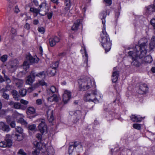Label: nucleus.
I'll list each match as a JSON object with an SVG mask.
<instances>
[{
    "mask_svg": "<svg viewBox=\"0 0 155 155\" xmlns=\"http://www.w3.org/2000/svg\"><path fill=\"white\" fill-rule=\"evenodd\" d=\"M147 46L145 42L140 44V46L136 45L135 47L136 51L133 52L130 51L128 52L129 55L133 58L141 59L147 53Z\"/></svg>",
    "mask_w": 155,
    "mask_h": 155,
    "instance_id": "obj_1",
    "label": "nucleus"
},
{
    "mask_svg": "<svg viewBox=\"0 0 155 155\" xmlns=\"http://www.w3.org/2000/svg\"><path fill=\"white\" fill-rule=\"evenodd\" d=\"M78 82L80 90L82 91L96 88L94 82L93 84L91 79L87 77L79 79Z\"/></svg>",
    "mask_w": 155,
    "mask_h": 155,
    "instance_id": "obj_2",
    "label": "nucleus"
},
{
    "mask_svg": "<svg viewBox=\"0 0 155 155\" xmlns=\"http://www.w3.org/2000/svg\"><path fill=\"white\" fill-rule=\"evenodd\" d=\"M101 41L102 45L104 48L106 52L109 51L111 48V43L110 41L109 35L105 30L103 29L102 33L101 35Z\"/></svg>",
    "mask_w": 155,
    "mask_h": 155,
    "instance_id": "obj_3",
    "label": "nucleus"
},
{
    "mask_svg": "<svg viewBox=\"0 0 155 155\" xmlns=\"http://www.w3.org/2000/svg\"><path fill=\"white\" fill-rule=\"evenodd\" d=\"M91 92L86 93L84 97V100L85 101H92L95 103L98 102V100L96 98V96L97 95L96 88H92L90 90Z\"/></svg>",
    "mask_w": 155,
    "mask_h": 155,
    "instance_id": "obj_4",
    "label": "nucleus"
},
{
    "mask_svg": "<svg viewBox=\"0 0 155 155\" xmlns=\"http://www.w3.org/2000/svg\"><path fill=\"white\" fill-rule=\"evenodd\" d=\"M35 76H38L41 78H44L45 77V74L44 71H42L35 74V73L31 74L29 75L26 80L27 84L31 85L34 81L35 78Z\"/></svg>",
    "mask_w": 155,
    "mask_h": 155,
    "instance_id": "obj_5",
    "label": "nucleus"
},
{
    "mask_svg": "<svg viewBox=\"0 0 155 155\" xmlns=\"http://www.w3.org/2000/svg\"><path fill=\"white\" fill-rule=\"evenodd\" d=\"M82 148V146L81 143L78 141L72 142L69 143L68 149V152L69 155H72L74 151V149H81Z\"/></svg>",
    "mask_w": 155,
    "mask_h": 155,
    "instance_id": "obj_6",
    "label": "nucleus"
},
{
    "mask_svg": "<svg viewBox=\"0 0 155 155\" xmlns=\"http://www.w3.org/2000/svg\"><path fill=\"white\" fill-rule=\"evenodd\" d=\"M39 14L41 16L46 15L49 11L48 7L47 4L45 2H42L39 5Z\"/></svg>",
    "mask_w": 155,
    "mask_h": 155,
    "instance_id": "obj_7",
    "label": "nucleus"
},
{
    "mask_svg": "<svg viewBox=\"0 0 155 155\" xmlns=\"http://www.w3.org/2000/svg\"><path fill=\"white\" fill-rule=\"evenodd\" d=\"M40 120L41 122L38 127V130L42 134H46L47 132V127L45 123V120L43 119Z\"/></svg>",
    "mask_w": 155,
    "mask_h": 155,
    "instance_id": "obj_8",
    "label": "nucleus"
},
{
    "mask_svg": "<svg viewBox=\"0 0 155 155\" xmlns=\"http://www.w3.org/2000/svg\"><path fill=\"white\" fill-rule=\"evenodd\" d=\"M70 114L71 115H72L74 122V123H77L81 118L82 116V113L80 110L75 111L74 113L71 111L70 112Z\"/></svg>",
    "mask_w": 155,
    "mask_h": 155,
    "instance_id": "obj_9",
    "label": "nucleus"
},
{
    "mask_svg": "<svg viewBox=\"0 0 155 155\" xmlns=\"http://www.w3.org/2000/svg\"><path fill=\"white\" fill-rule=\"evenodd\" d=\"M64 5L65 6L64 8L65 15L70 16L71 15V13H70V9L71 5V0H64Z\"/></svg>",
    "mask_w": 155,
    "mask_h": 155,
    "instance_id": "obj_10",
    "label": "nucleus"
},
{
    "mask_svg": "<svg viewBox=\"0 0 155 155\" xmlns=\"http://www.w3.org/2000/svg\"><path fill=\"white\" fill-rule=\"evenodd\" d=\"M12 140L8 138L6 139L5 141L0 142V147H9L12 146Z\"/></svg>",
    "mask_w": 155,
    "mask_h": 155,
    "instance_id": "obj_11",
    "label": "nucleus"
},
{
    "mask_svg": "<svg viewBox=\"0 0 155 155\" xmlns=\"http://www.w3.org/2000/svg\"><path fill=\"white\" fill-rule=\"evenodd\" d=\"M71 92L67 90H65L63 96V100L64 104L67 103L71 97Z\"/></svg>",
    "mask_w": 155,
    "mask_h": 155,
    "instance_id": "obj_12",
    "label": "nucleus"
},
{
    "mask_svg": "<svg viewBox=\"0 0 155 155\" xmlns=\"http://www.w3.org/2000/svg\"><path fill=\"white\" fill-rule=\"evenodd\" d=\"M12 79L16 87L21 88L22 87L24 83L23 80L17 78L14 76L12 77Z\"/></svg>",
    "mask_w": 155,
    "mask_h": 155,
    "instance_id": "obj_13",
    "label": "nucleus"
},
{
    "mask_svg": "<svg viewBox=\"0 0 155 155\" xmlns=\"http://www.w3.org/2000/svg\"><path fill=\"white\" fill-rule=\"evenodd\" d=\"M23 116V115L22 114H19L17 112H15L13 114L12 117L10 116H7L6 117V120L7 123L9 124L12 121L14 120L15 118H16L17 116Z\"/></svg>",
    "mask_w": 155,
    "mask_h": 155,
    "instance_id": "obj_14",
    "label": "nucleus"
},
{
    "mask_svg": "<svg viewBox=\"0 0 155 155\" xmlns=\"http://www.w3.org/2000/svg\"><path fill=\"white\" fill-rule=\"evenodd\" d=\"M53 114V110L48 108L47 111V118L50 122H52L54 120Z\"/></svg>",
    "mask_w": 155,
    "mask_h": 155,
    "instance_id": "obj_15",
    "label": "nucleus"
},
{
    "mask_svg": "<svg viewBox=\"0 0 155 155\" xmlns=\"http://www.w3.org/2000/svg\"><path fill=\"white\" fill-rule=\"evenodd\" d=\"M59 41L60 39L58 37L54 36L49 39L50 45L51 47H53L56 44V43L58 42Z\"/></svg>",
    "mask_w": 155,
    "mask_h": 155,
    "instance_id": "obj_16",
    "label": "nucleus"
},
{
    "mask_svg": "<svg viewBox=\"0 0 155 155\" xmlns=\"http://www.w3.org/2000/svg\"><path fill=\"white\" fill-rule=\"evenodd\" d=\"M26 58L27 60L30 63H37L38 62V58H34L31 54L28 53L26 54Z\"/></svg>",
    "mask_w": 155,
    "mask_h": 155,
    "instance_id": "obj_17",
    "label": "nucleus"
},
{
    "mask_svg": "<svg viewBox=\"0 0 155 155\" xmlns=\"http://www.w3.org/2000/svg\"><path fill=\"white\" fill-rule=\"evenodd\" d=\"M148 88L147 84H144L140 86L139 92L141 94L145 93L148 91Z\"/></svg>",
    "mask_w": 155,
    "mask_h": 155,
    "instance_id": "obj_18",
    "label": "nucleus"
},
{
    "mask_svg": "<svg viewBox=\"0 0 155 155\" xmlns=\"http://www.w3.org/2000/svg\"><path fill=\"white\" fill-rule=\"evenodd\" d=\"M107 11L106 10L105 11H103L102 13L100 14V18H101L102 20V24H103V29H104V28L105 27V18L107 16Z\"/></svg>",
    "mask_w": 155,
    "mask_h": 155,
    "instance_id": "obj_19",
    "label": "nucleus"
},
{
    "mask_svg": "<svg viewBox=\"0 0 155 155\" xmlns=\"http://www.w3.org/2000/svg\"><path fill=\"white\" fill-rule=\"evenodd\" d=\"M60 97L59 96L54 94L52 96L48 97L47 100L48 101L51 102L54 101L57 102L58 101Z\"/></svg>",
    "mask_w": 155,
    "mask_h": 155,
    "instance_id": "obj_20",
    "label": "nucleus"
},
{
    "mask_svg": "<svg viewBox=\"0 0 155 155\" xmlns=\"http://www.w3.org/2000/svg\"><path fill=\"white\" fill-rule=\"evenodd\" d=\"M82 22V20L81 19L77 20L76 21L74 22V25L72 27V30L74 31H77L78 29L79 26L81 24Z\"/></svg>",
    "mask_w": 155,
    "mask_h": 155,
    "instance_id": "obj_21",
    "label": "nucleus"
},
{
    "mask_svg": "<svg viewBox=\"0 0 155 155\" xmlns=\"http://www.w3.org/2000/svg\"><path fill=\"white\" fill-rule=\"evenodd\" d=\"M12 137L15 140L18 141H20L23 139L22 134L15 133L12 134Z\"/></svg>",
    "mask_w": 155,
    "mask_h": 155,
    "instance_id": "obj_22",
    "label": "nucleus"
},
{
    "mask_svg": "<svg viewBox=\"0 0 155 155\" xmlns=\"http://www.w3.org/2000/svg\"><path fill=\"white\" fill-rule=\"evenodd\" d=\"M0 129L7 132L9 131L10 130L9 126L6 125L2 122H0Z\"/></svg>",
    "mask_w": 155,
    "mask_h": 155,
    "instance_id": "obj_23",
    "label": "nucleus"
},
{
    "mask_svg": "<svg viewBox=\"0 0 155 155\" xmlns=\"http://www.w3.org/2000/svg\"><path fill=\"white\" fill-rule=\"evenodd\" d=\"M130 118L131 120L134 122H140L143 119L140 116L136 115H132Z\"/></svg>",
    "mask_w": 155,
    "mask_h": 155,
    "instance_id": "obj_24",
    "label": "nucleus"
},
{
    "mask_svg": "<svg viewBox=\"0 0 155 155\" xmlns=\"http://www.w3.org/2000/svg\"><path fill=\"white\" fill-rule=\"evenodd\" d=\"M146 12L150 14L151 13L155 12V5H151L146 7Z\"/></svg>",
    "mask_w": 155,
    "mask_h": 155,
    "instance_id": "obj_25",
    "label": "nucleus"
},
{
    "mask_svg": "<svg viewBox=\"0 0 155 155\" xmlns=\"http://www.w3.org/2000/svg\"><path fill=\"white\" fill-rule=\"evenodd\" d=\"M119 72L117 71H114L112 75V81L113 83H115L117 81L118 77Z\"/></svg>",
    "mask_w": 155,
    "mask_h": 155,
    "instance_id": "obj_26",
    "label": "nucleus"
},
{
    "mask_svg": "<svg viewBox=\"0 0 155 155\" xmlns=\"http://www.w3.org/2000/svg\"><path fill=\"white\" fill-rule=\"evenodd\" d=\"M56 72V70L55 68H53L51 67L49 68L47 70V73L48 75L50 76H54Z\"/></svg>",
    "mask_w": 155,
    "mask_h": 155,
    "instance_id": "obj_27",
    "label": "nucleus"
},
{
    "mask_svg": "<svg viewBox=\"0 0 155 155\" xmlns=\"http://www.w3.org/2000/svg\"><path fill=\"white\" fill-rule=\"evenodd\" d=\"M35 109L32 107H30L27 108L26 113L28 115L35 114Z\"/></svg>",
    "mask_w": 155,
    "mask_h": 155,
    "instance_id": "obj_28",
    "label": "nucleus"
},
{
    "mask_svg": "<svg viewBox=\"0 0 155 155\" xmlns=\"http://www.w3.org/2000/svg\"><path fill=\"white\" fill-rule=\"evenodd\" d=\"M47 93L49 94H53L56 91H58V90L56 87L54 86H51L49 88H48L47 89Z\"/></svg>",
    "mask_w": 155,
    "mask_h": 155,
    "instance_id": "obj_29",
    "label": "nucleus"
},
{
    "mask_svg": "<svg viewBox=\"0 0 155 155\" xmlns=\"http://www.w3.org/2000/svg\"><path fill=\"white\" fill-rule=\"evenodd\" d=\"M12 93L15 100L18 101L19 100L20 96L18 94V92L16 90H13L12 91Z\"/></svg>",
    "mask_w": 155,
    "mask_h": 155,
    "instance_id": "obj_30",
    "label": "nucleus"
},
{
    "mask_svg": "<svg viewBox=\"0 0 155 155\" xmlns=\"http://www.w3.org/2000/svg\"><path fill=\"white\" fill-rule=\"evenodd\" d=\"M143 61L145 63H150L153 61V59L150 56L148 55L144 58Z\"/></svg>",
    "mask_w": 155,
    "mask_h": 155,
    "instance_id": "obj_31",
    "label": "nucleus"
},
{
    "mask_svg": "<svg viewBox=\"0 0 155 155\" xmlns=\"http://www.w3.org/2000/svg\"><path fill=\"white\" fill-rule=\"evenodd\" d=\"M30 12H32L34 13H35L36 15H34L35 17L37 16L38 14L40 13L39 9H37L34 8H31L30 9Z\"/></svg>",
    "mask_w": 155,
    "mask_h": 155,
    "instance_id": "obj_32",
    "label": "nucleus"
},
{
    "mask_svg": "<svg viewBox=\"0 0 155 155\" xmlns=\"http://www.w3.org/2000/svg\"><path fill=\"white\" fill-rule=\"evenodd\" d=\"M8 2V11H10L11 9L13 7L15 3L12 2V0H7Z\"/></svg>",
    "mask_w": 155,
    "mask_h": 155,
    "instance_id": "obj_33",
    "label": "nucleus"
},
{
    "mask_svg": "<svg viewBox=\"0 0 155 155\" xmlns=\"http://www.w3.org/2000/svg\"><path fill=\"white\" fill-rule=\"evenodd\" d=\"M8 56L6 54H4L2 56L0 54V60L3 62H5L7 59Z\"/></svg>",
    "mask_w": 155,
    "mask_h": 155,
    "instance_id": "obj_34",
    "label": "nucleus"
},
{
    "mask_svg": "<svg viewBox=\"0 0 155 155\" xmlns=\"http://www.w3.org/2000/svg\"><path fill=\"white\" fill-rule=\"evenodd\" d=\"M18 122L20 123L22 125L26 126L28 124L27 122L22 118H20L18 120Z\"/></svg>",
    "mask_w": 155,
    "mask_h": 155,
    "instance_id": "obj_35",
    "label": "nucleus"
},
{
    "mask_svg": "<svg viewBox=\"0 0 155 155\" xmlns=\"http://www.w3.org/2000/svg\"><path fill=\"white\" fill-rule=\"evenodd\" d=\"M23 68L26 71L27 70L29 67L28 62L26 61H24L23 64Z\"/></svg>",
    "mask_w": 155,
    "mask_h": 155,
    "instance_id": "obj_36",
    "label": "nucleus"
},
{
    "mask_svg": "<svg viewBox=\"0 0 155 155\" xmlns=\"http://www.w3.org/2000/svg\"><path fill=\"white\" fill-rule=\"evenodd\" d=\"M84 50L85 55V57L86 58V61L84 62V66L86 67H88L87 62H88V55H87V54L86 51V49H84Z\"/></svg>",
    "mask_w": 155,
    "mask_h": 155,
    "instance_id": "obj_37",
    "label": "nucleus"
},
{
    "mask_svg": "<svg viewBox=\"0 0 155 155\" xmlns=\"http://www.w3.org/2000/svg\"><path fill=\"white\" fill-rule=\"evenodd\" d=\"M19 91L20 94L22 97L25 96L26 94V90L25 89H21Z\"/></svg>",
    "mask_w": 155,
    "mask_h": 155,
    "instance_id": "obj_38",
    "label": "nucleus"
},
{
    "mask_svg": "<svg viewBox=\"0 0 155 155\" xmlns=\"http://www.w3.org/2000/svg\"><path fill=\"white\" fill-rule=\"evenodd\" d=\"M4 78H5V81H6L7 84H9L11 83V81L8 76L4 74Z\"/></svg>",
    "mask_w": 155,
    "mask_h": 155,
    "instance_id": "obj_39",
    "label": "nucleus"
},
{
    "mask_svg": "<svg viewBox=\"0 0 155 155\" xmlns=\"http://www.w3.org/2000/svg\"><path fill=\"white\" fill-rule=\"evenodd\" d=\"M2 96L3 98L6 100H8L9 99V95L8 94H6L5 93V91H4V92L2 94Z\"/></svg>",
    "mask_w": 155,
    "mask_h": 155,
    "instance_id": "obj_40",
    "label": "nucleus"
},
{
    "mask_svg": "<svg viewBox=\"0 0 155 155\" xmlns=\"http://www.w3.org/2000/svg\"><path fill=\"white\" fill-rule=\"evenodd\" d=\"M16 130L18 134H22L23 132V129L19 126L17 127L16 128Z\"/></svg>",
    "mask_w": 155,
    "mask_h": 155,
    "instance_id": "obj_41",
    "label": "nucleus"
},
{
    "mask_svg": "<svg viewBox=\"0 0 155 155\" xmlns=\"http://www.w3.org/2000/svg\"><path fill=\"white\" fill-rule=\"evenodd\" d=\"M133 127L137 130H140L141 128L140 124H133Z\"/></svg>",
    "mask_w": 155,
    "mask_h": 155,
    "instance_id": "obj_42",
    "label": "nucleus"
},
{
    "mask_svg": "<svg viewBox=\"0 0 155 155\" xmlns=\"http://www.w3.org/2000/svg\"><path fill=\"white\" fill-rule=\"evenodd\" d=\"M58 62L56 61L54 62H53L52 64V66H51V67H52L53 68H55L56 69V68L58 67Z\"/></svg>",
    "mask_w": 155,
    "mask_h": 155,
    "instance_id": "obj_43",
    "label": "nucleus"
},
{
    "mask_svg": "<svg viewBox=\"0 0 155 155\" xmlns=\"http://www.w3.org/2000/svg\"><path fill=\"white\" fill-rule=\"evenodd\" d=\"M36 127L35 124H32L28 126V128L29 130H34Z\"/></svg>",
    "mask_w": 155,
    "mask_h": 155,
    "instance_id": "obj_44",
    "label": "nucleus"
},
{
    "mask_svg": "<svg viewBox=\"0 0 155 155\" xmlns=\"http://www.w3.org/2000/svg\"><path fill=\"white\" fill-rule=\"evenodd\" d=\"M18 154L21 155H26V153L22 149H20L18 152Z\"/></svg>",
    "mask_w": 155,
    "mask_h": 155,
    "instance_id": "obj_45",
    "label": "nucleus"
},
{
    "mask_svg": "<svg viewBox=\"0 0 155 155\" xmlns=\"http://www.w3.org/2000/svg\"><path fill=\"white\" fill-rule=\"evenodd\" d=\"M20 103L18 102H15L14 106L13 107L15 109H19L20 107Z\"/></svg>",
    "mask_w": 155,
    "mask_h": 155,
    "instance_id": "obj_46",
    "label": "nucleus"
},
{
    "mask_svg": "<svg viewBox=\"0 0 155 155\" xmlns=\"http://www.w3.org/2000/svg\"><path fill=\"white\" fill-rule=\"evenodd\" d=\"M38 30L39 32L41 33V34H43L45 31V29L43 27L38 28Z\"/></svg>",
    "mask_w": 155,
    "mask_h": 155,
    "instance_id": "obj_47",
    "label": "nucleus"
},
{
    "mask_svg": "<svg viewBox=\"0 0 155 155\" xmlns=\"http://www.w3.org/2000/svg\"><path fill=\"white\" fill-rule=\"evenodd\" d=\"M12 88V86L9 84H7L6 85L5 89V91H8L10 90Z\"/></svg>",
    "mask_w": 155,
    "mask_h": 155,
    "instance_id": "obj_48",
    "label": "nucleus"
},
{
    "mask_svg": "<svg viewBox=\"0 0 155 155\" xmlns=\"http://www.w3.org/2000/svg\"><path fill=\"white\" fill-rule=\"evenodd\" d=\"M36 137L38 139V140L41 141L42 140V136L40 134H37L36 135Z\"/></svg>",
    "mask_w": 155,
    "mask_h": 155,
    "instance_id": "obj_49",
    "label": "nucleus"
},
{
    "mask_svg": "<svg viewBox=\"0 0 155 155\" xmlns=\"http://www.w3.org/2000/svg\"><path fill=\"white\" fill-rule=\"evenodd\" d=\"M36 104L38 105H40L42 104V101L41 99H38L36 101Z\"/></svg>",
    "mask_w": 155,
    "mask_h": 155,
    "instance_id": "obj_50",
    "label": "nucleus"
},
{
    "mask_svg": "<svg viewBox=\"0 0 155 155\" xmlns=\"http://www.w3.org/2000/svg\"><path fill=\"white\" fill-rule=\"evenodd\" d=\"M39 153V150L36 149L32 151V153L33 155H38Z\"/></svg>",
    "mask_w": 155,
    "mask_h": 155,
    "instance_id": "obj_51",
    "label": "nucleus"
},
{
    "mask_svg": "<svg viewBox=\"0 0 155 155\" xmlns=\"http://www.w3.org/2000/svg\"><path fill=\"white\" fill-rule=\"evenodd\" d=\"M20 102L22 104L24 105H26L28 104L29 102L28 101L26 100H24L23 99H21L20 100Z\"/></svg>",
    "mask_w": 155,
    "mask_h": 155,
    "instance_id": "obj_52",
    "label": "nucleus"
},
{
    "mask_svg": "<svg viewBox=\"0 0 155 155\" xmlns=\"http://www.w3.org/2000/svg\"><path fill=\"white\" fill-rule=\"evenodd\" d=\"M38 84H39V85H41L42 86L47 85V84L45 82L44 80H43L40 81L39 82Z\"/></svg>",
    "mask_w": 155,
    "mask_h": 155,
    "instance_id": "obj_53",
    "label": "nucleus"
},
{
    "mask_svg": "<svg viewBox=\"0 0 155 155\" xmlns=\"http://www.w3.org/2000/svg\"><path fill=\"white\" fill-rule=\"evenodd\" d=\"M134 60L133 61L134 64L137 67L140 64V63L137 61L136 60L137 58H134ZM138 58H137L138 59Z\"/></svg>",
    "mask_w": 155,
    "mask_h": 155,
    "instance_id": "obj_54",
    "label": "nucleus"
},
{
    "mask_svg": "<svg viewBox=\"0 0 155 155\" xmlns=\"http://www.w3.org/2000/svg\"><path fill=\"white\" fill-rule=\"evenodd\" d=\"M150 50H152L155 47V43L150 42Z\"/></svg>",
    "mask_w": 155,
    "mask_h": 155,
    "instance_id": "obj_55",
    "label": "nucleus"
},
{
    "mask_svg": "<svg viewBox=\"0 0 155 155\" xmlns=\"http://www.w3.org/2000/svg\"><path fill=\"white\" fill-rule=\"evenodd\" d=\"M104 1L107 4V5H110L112 4L111 0H104Z\"/></svg>",
    "mask_w": 155,
    "mask_h": 155,
    "instance_id": "obj_56",
    "label": "nucleus"
},
{
    "mask_svg": "<svg viewBox=\"0 0 155 155\" xmlns=\"http://www.w3.org/2000/svg\"><path fill=\"white\" fill-rule=\"evenodd\" d=\"M10 123V126L12 128H14L15 127V122L14 121V120H13V121H12Z\"/></svg>",
    "mask_w": 155,
    "mask_h": 155,
    "instance_id": "obj_57",
    "label": "nucleus"
},
{
    "mask_svg": "<svg viewBox=\"0 0 155 155\" xmlns=\"http://www.w3.org/2000/svg\"><path fill=\"white\" fill-rule=\"evenodd\" d=\"M52 15L53 13L52 12L48 13L47 15L48 19H50L52 17Z\"/></svg>",
    "mask_w": 155,
    "mask_h": 155,
    "instance_id": "obj_58",
    "label": "nucleus"
},
{
    "mask_svg": "<svg viewBox=\"0 0 155 155\" xmlns=\"http://www.w3.org/2000/svg\"><path fill=\"white\" fill-rule=\"evenodd\" d=\"M24 27L25 29H27V30H28L30 29V25L28 23H27L24 26Z\"/></svg>",
    "mask_w": 155,
    "mask_h": 155,
    "instance_id": "obj_59",
    "label": "nucleus"
},
{
    "mask_svg": "<svg viewBox=\"0 0 155 155\" xmlns=\"http://www.w3.org/2000/svg\"><path fill=\"white\" fill-rule=\"evenodd\" d=\"M15 104V102L13 101H10L8 102L9 105L12 107H13Z\"/></svg>",
    "mask_w": 155,
    "mask_h": 155,
    "instance_id": "obj_60",
    "label": "nucleus"
},
{
    "mask_svg": "<svg viewBox=\"0 0 155 155\" xmlns=\"http://www.w3.org/2000/svg\"><path fill=\"white\" fill-rule=\"evenodd\" d=\"M17 67V64H15L14 65H11V68L12 69H13L14 70H15L16 68Z\"/></svg>",
    "mask_w": 155,
    "mask_h": 155,
    "instance_id": "obj_61",
    "label": "nucleus"
},
{
    "mask_svg": "<svg viewBox=\"0 0 155 155\" xmlns=\"http://www.w3.org/2000/svg\"><path fill=\"white\" fill-rule=\"evenodd\" d=\"M66 53L65 52H62V53H59L58 55L59 56L62 57L64 56L65 55H66Z\"/></svg>",
    "mask_w": 155,
    "mask_h": 155,
    "instance_id": "obj_62",
    "label": "nucleus"
},
{
    "mask_svg": "<svg viewBox=\"0 0 155 155\" xmlns=\"http://www.w3.org/2000/svg\"><path fill=\"white\" fill-rule=\"evenodd\" d=\"M19 10L18 9V7L17 6H15L14 10V12L16 13H18L19 12Z\"/></svg>",
    "mask_w": 155,
    "mask_h": 155,
    "instance_id": "obj_63",
    "label": "nucleus"
},
{
    "mask_svg": "<svg viewBox=\"0 0 155 155\" xmlns=\"http://www.w3.org/2000/svg\"><path fill=\"white\" fill-rule=\"evenodd\" d=\"M150 42L155 43V37L153 36L151 38Z\"/></svg>",
    "mask_w": 155,
    "mask_h": 155,
    "instance_id": "obj_64",
    "label": "nucleus"
}]
</instances>
